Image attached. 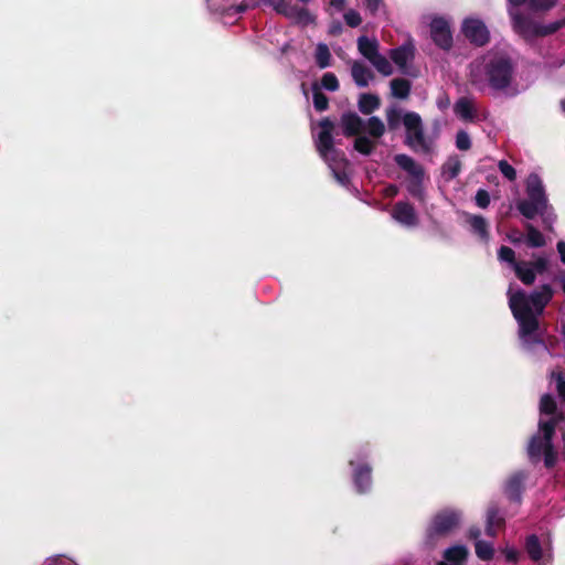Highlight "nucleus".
Masks as SVG:
<instances>
[{"label": "nucleus", "mask_w": 565, "mask_h": 565, "mask_svg": "<svg viewBox=\"0 0 565 565\" xmlns=\"http://www.w3.org/2000/svg\"><path fill=\"white\" fill-rule=\"evenodd\" d=\"M509 3L513 7H521L523 6L527 0H508Z\"/></svg>", "instance_id": "nucleus-59"}, {"label": "nucleus", "mask_w": 565, "mask_h": 565, "mask_svg": "<svg viewBox=\"0 0 565 565\" xmlns=\"http://www.w3.org/2000/svg\"><path fill=\"white\" fill-rule=\"evenodd\" d=\"M513 28L523 38H536L539 23L533 22L521 13L513 15Z\"/></svg>", "instance_id": "nucleus-17"}, {"label": "nucleus", "mask_w": 565, "mask_h": 565, "mask_svg": "<svg viewBox=\"0 0 565 565\" xmlns=\"http://www.w3.org/2000/svg\"><path fill=\"white\" fill-rule=\"evenodd\" d=\"M358 106L362 114L371 115L381 106V99L377 95L364 93L360 95Z\"/></svg>", "instance_id": "nucleus-23"}, {"label": "nucleus", "mask_w": 565, "mask_h": 565, "mask_svg": "<svg viewBox=\"0 0 565 565\" xmlns=\"http://www.w3.org/2000/svg\"><path fill=\"white\" fill-rule=\"evenodd\" d=\"M475 553L479 559L489 562L494 557V547L490 542L477 540L475 542Z\"/></svg>", "instance_id": "nucleus-30"}, {"label": "nucleus", "mask_w": 565, "mask_h": 565, "mask_svg": "<svg viewBox=\"0 0 565 565\" xmlns=\"http://www.w3.org/2000/svg\"><path fill=\"white\" fill-rule=\"evenodd\" d=\"M526 230V244L530 247L539 248L543 247L546 242L543 234L531 223L525 224Z\"/></svg>", "instance_id": "nucleus-29"}, {"label": "nucleus", "mask_w": 565, "mask_h": 565, "mask_svg": "<svg viewBox=\"0 0 565 565\" xmlns=\"http://www.w3.org/2000/svg\"><path fill=\"white\" fill-rule=\"evenodd\" d=\"M512 243H519L521 241V237L513 238V236H509Z\"/></svg>", "instance_id": "nucleus-61"}, {"label": "nucleus", "mask_w": 565, "mask_h": 565, "mask_svg": "<svg viewBox=\"0 0 565 565\" xmlns=\"http://www.w3.org/2000/svg\"><path fill=\"white\" fill-rule=\"evenodd\" d=\"M461 512L455 509L438 511L426 529V540L433 544L438 539L445 537L457 529L461 522Z\"/></svg>", "instance_id": "nucleus-5"}, {"label": "nucleus", "mask_w": 565, "mask_h": 565, "mask_svg": "<svg viewBox=\"0 0 565 565\" xmlns=\"http://www.w3.org/2000/svg\"><path fill=\"white\" fill-rule=\"evenodd\" d=\"M540 414L548 415L551 418L558 417L564 415L557 412V404L555 398L551 394H544L540 401Z\"/></svg>", "instance_id": "nucleus-27"}, {"label": "nucleus", "mask_w": 565, "mask_h": 565, "mask_svg": "<svg viewBox=\"0 0 565 565\" xmlns=\"http://www.w3.org/2000/svg\"><path fill=\"white\" fill-rule=\"evenodd\" d=\"M554 295L551 285L544 284L529 296L523 290L510 294L509 307L519 324V335L527 344H543L537 330L539 316L543 313Z\"/></svg>", "instance_id": "nucleus-1"}, {"label": "nucleus", "mask_w": 565, "mask_h": 565, "mask_svg": "<svg viewBox=\"0 0 565 565\" xmlns=\"http://www.w3.org/2000/svg\"><path fill=\"white\" fill-rule=\"evenodd\" d=\"M455 114L463 120H473L477 116L473 102L468 97H460L454 105Z\"/></svg>", "instance_id": "nucleus-21"}, {"label": "nucleus", "mask_w": 565, "mask_h": 565, "mask_svg": "<svg viewBox=\"0 0 565 565\" xmlns=\"http://www.w3.org/2000/svg\"><path fill=\"white\" fill-rule=\"evenodd\" d=\"M330 6L338 11H342L345 7V0H330Z\"/></svg>", "instance_id": "nucleus-55"}, {"label": "nucleus", "mask_w": 565, "mask_h": 565, "mask_svg": "<svg viewBox=\"0 0 565 565\" xmlns=\"http://www.w3.org/2000/svg\"><path fill=\"white\" fill-rule=\"evenodd\" d=\"M412 84L406 78H394L391 81L392 95L399 99H405L411 93Z\"/></svg>", "instance_id": "nucleus-28"}, {"label": "nucleus", "mask_w": 565, "mask_h": 565, "mask_svg": "<svg viewBox=\"0 0 565 565\" xmlns=\"http://www.w3.org/2000/svg\"><path fill=\"white\" fill-rule=\"evenodd\" d=\"M499 170L509 181L515 180L516 171L508 161L501 160L499 162Z\"/></svg>", "instance_id": "nucleus-44"}, {"label": "nucleus", "mask_w": 565, "mask_h": 565, "mask_svg": "<svg viewBox=\"0 0 565 565\" xmlns=\"http://www.w3.org/2000/svg\"><path fill=\"white\" fill-rule=\"evenodd\" d=\"M430 38L440 50L449 51L452 47V33L448 21L436 17L430 22Z\"/></svg>", "instance_id": "nucleus-9"}, {"label": "nucleus", "mask_w": 565, "mask_h": 565, "mask_svg": "<svg viewBox=\"0 0 565 565\" xmlns=\"http://www.w3.org/2000/svg\"><path fill=\"white\" fill-rule=\"evenodd\" d=\"M556 387L558 395L565 401V380L558 377Z\"/></svg>", "instance_id": "nucleus-54"}, {"label": "nucleus", "mask_w": 565, "mask_h": 565, "mask_svg": "<svg viewBox=\"0 0 565 565\" xmlns=\"http://www.w3.org/2000/svg\"><path fill=\"white\" fill-rule=\"evenodd\" d=\"M317 150L330 168L333 178L339 184L347 186L350 183L348 170L350 162L344 153L335 148V143H316Z\"/></svg>", "instance_id": "nucleus-6"}, {"label": "nucleus", "mask_w": 565, "mask_h": 565, "mask_svg": "<svg viewBox=\"0 0 565 565\" xmlns=\"http://www.w3.org/2000/svg\"><path fill=\"white\" fill-rule=\"evenodd\" d=\"M498 256H499L500 260L507 262V263L513 265V267L515 266V264L519 263L515 260L514 250L509 246H504V245L501 246L498 250Z\"/></svg>", "instance_id": "nucleus-42"}, {"label": "nucleus", "mask_w": 565, "mask_h": 565, "mask_svg": "<svg viewBox=\"0 0 565 565\" xmlns=\"http://www.w3.org/2000/svg\"><path fill=\"white\" fill-rule=\"evenodd\" d=\"M557 252L559 253V257L563 264H565V242L559 241L556 245Z\"/></svg>", "instance_id": "nucleus-56"}, {"label": "nucleus", "mask_w": 565, "mask_h": 565, "mask_svg": "<svg viewBox=\"0 0 565 565\" xmlns=\"http://www.w3.org/2000/svg\"><path fill=\"white\" fill-rule=\"evenodd\" d=\"M458 149L462 150V151H467L471 148V145L472 143H456Z\"/></svg>", "instance_id": "nucleus-60"}, {"label": "nucleus", "mask_w": 565, "mask_h": 565, "mask_svg": "<svg viewBox=\"0 0 565 565\" xmlns=\"http://www.w3.org/2000/svg\"><path fill=\"white\" fill-rule=\"evenodd\" d=\"M334 130V122L329 118H323L319 122V132L317 141H334L332 132Z\"/></svg>", "instance_id": "nucleus-35"}, {"label": "nucleus", "mask_w": 565, "mask_h": 565, "mask_svg": "<svg viewBox=\"0 0 565 565\" xmlns=\"http://www.w3.org/2000/svg\"><path fill=\"white\" fill-rule=\"evenodd\" d=\"M505 520L500 513V509L497 503H490L486 514V534L490 537H495L497 532L503 529Z\"/></svg>", "instance_id": "nucleus-16"}, {"label": "nucleus", "mask_w": 565, "mask_h": 565, "mask_svg": "<svg viewBox=\"0 0 565 565\" xmlns=\"http://www.w3.org/2000/svg\"><path fill=\"white\" fill-rule=\"evenodd\" d=\"M525 479L526 475L523 471H518L508 479L504 492L510 501L521 502Z\"/></svg>", "instance_id": "nucleus-15"}, {"label": "nucleus", "mask_w": 565, "mask_h": 565, "mask_svg": "<svg viewBox=\"0 0 565 565\" xmlns=\"http://www.w3.org/2000/svg\"><path fill=\"white\" fill-rule=\"evenodd\" d=\"M45 565H76L72 559L57 555L46 559Z\"/></svg>", "instance_id": "nucleus-48"}, {"label": "nucleus", "mask_w": 565, "mask_h": 565, "mask_svg": "<svg viewBox=\"0 0 565 565\" xmlns=\"http://www.w3.org/2000/svg\"><path fill=\"white\" fill-rule=\"evenodd\" d=\"M563 420V416L540 419L539 420V433L530 438L527 445V456L532 463H537L542 454L547 447V444L553 441L557 425Z\"/></svg>", "instance_id": "nucleus-4"}, {"label": "nucleus", "mask_w": 565, "mask_h": 565, "mask_svg": "<svg viewBox=\"0 0 565 565\" xmlns=\"http://www.w3.org/2000/svg\"><path fill=\"white\" fill-rule=\"evenodd\" d=\"M456 141H469L468 134L463 130H459L456 135Z\"/></svg>", "instance_id": "nucleus-58"}, {"label": "nucleus", "mask_w": 565, "mask_h": 565, "mask_svg": "<svg viewBox=\"0 0 565 565\" xmlns=\"http://www.w3.org/2000/svg\"><path fill=\"white\" fill-rule=\"evenodd\" d=\"M342 24L340 21H332L329 26V34L337 36L342 33Z\"/></svg>", "instance_id": "nucleus-51"}, {"label": "nucleus", "mask_w": 565, "mask_h": 565, "mask_svg": "<svg viewBox=\"0 0 565 565\" xmlns=\"http://www.w3.org/2000/svg\"><path fill=\"white\" fill-rule=\"evenodd\" d=\"M542 456L546 469H553L556 466L558 455L554 448L553 441L551 444H547V447L543 451Z\"/></svg>", "instance_id": "nucleus-40"}, {"label": "nucleus", "mask_w": 565, "mask_h": 565, "mask_svg": "<svg viewBox=\"0 0 565 565\" xmlns=\"http://www.w3.org/2000/svg\"><path fill=\"white\" fill-rule=\"evenodd\" d=\"M353 145H354V149L356 151H359L362 154L369 156L373 152V150L375 149V146L377 143H353Z\"/></svg>", "instance_id": "nucleus-49"}, {"label": "nucleus", "mask_w": 565, "mask_h": 565, "mask_svg": "<svg viewBox=\"0 0 565 565\" xmlns=\"http://www.w3.org/2000/svg\"><path fill=\"white\" fill-rule=\"evenodd\" d=\"M516 277L526 286H531L535 281V273L531 265L525 262H519L513 267Z\"/></svg>", "instance_id": "nucleus-25"}, {"label": "nucleus", "mask_w": 565, "mask_h": 565, "mask_svg": "<svg viewBox=\"0 0 565 565\" xmlns=\"http://www.w3.org/2000/svg\"><path fill=\"white\" fill-rule=\"evenodd\" d=\"M414 46L404 44L390 51L391 60L403 71L409 60L414 58Z\"/></svg>", "instance_id": "nucleus-19"}, {"label": "nucleus", "mask_w": 565, "mask_h": 565, "mask_svg": "<svg viewBox=\"0 0 565 565\" xmlns=\"http://www.w3.org/2000/svg\"><path fill=\"white\" fill-rule=\"evenodd\" d=\"M466 222L469 224L471 232L478 235L480 239L489 241V224L482 215L467 214Z\"/></svg>", "instance_id": "nucleus-18"}, {"label": "nucleus", "mask_w": 565, "mask_h": 565, "mask_svg": "<svg viewBox=\"0 0 565 565\" xmlns=\"http://www.w3.org/2000/svg\"><path fill=\"white\" fill-rule=\"evenodd\" d=\"M351 75L356 86L363 88L374 78L373 72L362 62L355 61L351 66Z\"/></svg>", "instance_id": "nucleus-20"}, {"label": "nucleus", "mask_w": 565, "mask_h": 565, "mask_svg": "<svg viewBox=\"0 0 565 565\" xmlns=\"http://www.w3.org/2000/svg\"><path fill=\"white\" fill-rule=\"evenodd\" d=\"M299 2L303 3V4H307L309 3L311 0H298Z\"/></svg>", "instance_id": "nucleus-63"}, {"label": "nucleus", "mask_w": 565, "mask_h": 565, "mask_svg": "<svg viewBox=\"0 0 565 565\" xmlns=\"http://www.w3.org/2000/svg\"><path fill=\"white\" fill-rule=\"evenodd\" d=\"M563 291L565 292V279L563 280Z\"/></svg>", "instance_id": "nucleus-64"}, {"label": "nucleus", "mask_w": 565, "mask_h": 565, "mask_svg": "<svg viewBox=\"0 0 565 565\" xmlns=\"http://www.w3.org/2000/svg\"><path fill=\"white\" fill-rule=\"evenodd\" d=\"M312 97L313 106L317 111H324L329 108V98L324 93L321 92L317 83L312 85Z\"/></svg>", "instance_id": "nucleus-33"}, {"label": "nucleus", "mask_w": 565, "mask_h": 565, "mask_svg": "<svg viewBox=\"0 0 565 565\" xmlns=\"http://www.w3.org/2000/svg\"><path fill=\"white\" fill-rule=\"evenodd\" d=\"M526 199L516 202L518 211L527 220L541 215L545 218L548 209V199L541 178L537 174H530L526 181ZM546 220H544L545 222Z\"/></svg>", "instance_id": "nucleus-2"}, {"label": "nucleus", "mask_w": 565, "mask_h": 565, "mask_svg": "<svg viewBox=\"0 0 565 565\" xmlns=\"http://www.w3.org/2000/svg\"><path fill=\"white\" fill-rule=\"evenodd\" d=\"M396 164L409 175L406 184L407 192L416 200L423 202L425 200L424 177L425 170L412 157L401 153L394 158Z\"/></svg>", "instance_id": "nucleus-7"}, {"label": "nucleus", "mask_w": 565, "mask_h": 565, "mask_svg": "<svg viewBox=\"0 0 565 565\" xmlns=\"http://www.w3.org/2000/svg\"><path fill=\"white\" fill-rule=\"evenodd\" d=\"M248 9V6L245 3H241L237 6H231L228 8V14H239L245 12Z\"/></svg>", "instance_id": "nucleus-52"}, {"label": "nucleus", "mask_w": 565, "mask_h": 565, "mask_svg": "<svg viewBox=\"0 0 565 565\" xmlns=\"http://www.w3.org/2000/svg\"><path fill=\"white\" fill-rule=\"evenodd\" d=\"M525 551L533 562H540L543 557V550L537 535L531 534L525 540Z\"/></svg>", "instance_id": "nucleus-26"}, {"label": "nucleus", "mask_w": 565, "mask_h": 565, "mask_svg": "<svg viewBox=\"0 0 565 565\" xmlns=\"http://www.w3.org/2000/svg\"><path fill=\"white\" fill-rule=\"evenodd\" d=\"M392 216L398 223L406 226H416L418 223V217L416 215L415 209L408 202H396L393 206Z\"/></svg>", "instance_id": "nucleus-14"}, {"label": "nucleus", "mask_w": 565, "mask_h": 565, "mask_svg": "<svg viewBox=\"0 0 565 565\" xmlns=\"http://www.w3.org/2000/svg\"><path fill=\"white\" fill-rule=\"evenodd\" d=\"M468 551L462 545H455L449 548H447L444 553V557L448 562L452 563H461L467 558Z\"/></svg>", "instance_id": "nucleus-32"}, {"label": "nucleus", "mask_w": 565, "mask_h": 565, "mask_svg": "<svg viewBox=\"0 0 565 565\" xmlns=\"http://www.w3.org/2000/svg\"><path fill=\"white\" fill-rule=\"evenodd\" d=\"M316 63L320 68L330 66L331 53L327 44L319 43L316 49Z\"/></svg>", "instance_id": "nucleus-34"}, {"label": "nucleus", "mask_w": 565, "mask_h": 565, "mask_svg": "<svg viewBox=\"0 0 565 565\" xmlns=\"http://www.w3.org/2000/svg\"><path fill=\"white\" fill-rule=\"evenodd\" d=\"M383 0H365V7L371 12L372 15H374Z\"/></svg>", "instance_id": "nucleus-50"}, {"label": "nucleus", "mask_w": 565, "mask_h": 565, "mask_svg": "<svg viewBox=\"0 0 565 565\" xmlns=\"http://www.w3.org/2000/svg\"><path fill=\"white\" fill-rule=\"evenodd\" d=\"M385 191L387 196H395L398 193V188L395 184H391Z\"/></svg>", "instance_id": "nucleus-57"}, {"label": "nucleus", "mask_w": 565, "mask_h": 565, "mask_svg": "<svg viewBox=\"0 0 565 565\" xmlns=\"http://www.w3.org/2000/svg\"><path fill=\"white\" fill-rule=\"evenodd\" d=\"M476 204L481 209H487L490 204V194L484 189H479L475 196Z\"/></svg>", "instance_id": "nucleus-45"}, {"label": "nucleus", "mask_w": 565, "mask_h": 565, "mask_svg": "<svg viewBox=\"0 0 565 565\" xmlns=\"http://www.w3.org/2000/svg\"><path fill=\"white\" fill-rule=\"evenodd\" d=\"M561 107H562L563 111H565V99H563V100L561 102Z\"/></svg>", "instance_id": "nucleus-62"}, {"label": "nucleus", "mask_w": 565, "mask_h": 565, "mask_svg": "<svg viewBox=\"0 0 565 565\" xmlns=\"http://www.w3.org/2000/svg\"><path fill=\"white\" fill-rule=\"evenodd\" d=\"M468 536L470 540H473L475 542H477V540H481L480 536H481V530L479 526H471L469 530H468Z\"/></svg>", "instance_id": "nucleus-53"}, {"label": "nucleus", "mask_w": 565, "mask_h": 565, "mask_svg": "<svg viewBox=\"0 0 565 565\" xmlns=\"http://www.w3.org/2000/svg\"><path fill=\"white\" fill-rule=\"evenodd\" d=\"M271 6L278 14L292 19L297 23L307 25L315 21V17L308 9L294 4L291 0H274Z\"/></svg>", "instance_id": "nucleus-8"}, {"label": "nucleus", "mask_w": 565, "mask_h": 565, "mask_svg": "<svg viewBox=\"0 0 565 565\" xmlns=\"http://www.w3.org/2000/svg\"><path fill=\"white\" fill-rule=\"evenodd\" d=\"M507 562L516 564L520 559V552L514 547H504L501 550Z\"/></svg>", "instance_id": "nucleus-46"}, {"label": "nucleus", "mask_w": 565, "mask_h": 565, "mask_svg": "<svg viewBox=\"0 0 565 565\" xmlns=\"http://www.w3.org/2000/svg\"><path fill=\"white\" fill-rule=\"evenodd\" d=\"M341 128L345 138H355L354 141H371L363 137L364 121L355 113H344L341 116Z\"/></svg>", "instance_id": "nucleus-11"}, {"label": "nucleus", "mask_w": 565, "mask_h": 565, "mask_svg": "<svg viewBox=\"0 0 565 565\" xmlns=\"http://www.w3.org/2000/svg\"><path fill=\"white\" fill-rule=\"evenodd\" d=\"M402 110L395 107H391L386 110V120L390 130L397 129L403 124Z\"/></svg>", "instance_id": "nucleus-38"}, {"label": "nucleus", "mask_w": 565, "mask_h": 565, "mask_svg": "<svg viewBox=\"0 0 565 565\" xmlns=\"http://www.w3.org/2000/svg\"><path fill=\"white\" fill-rule=\"evenodd\" d=\"M461 160L459 156L452 154L441 166V175L446 181H451L459 175L461 172Z\"/></svg>", "instance_id": "nucleus-22"}, {"label": "nucleus", "mask_w": 565, "mask_h": 565, "mask_svg": "<svg viewBox=\"0 0 565 565\" xmlns=\"http://www.w3.org/2000/svg\"><path fill=\"white\" fill-rule=\"evenodd\" d=\"M321 85L323 88L330 92H335L339 89V81L333 73H324L321 78Z\"/></svg>", "instance_id": "nucleus-41"}, {"label": "nucleus", "mask_w": 565, "mask_h": 565, "mask_svg": "<svg viewBox=\"0 0 565 565\" xmlns=\"http://www.w3.org/2000/svg\"><path fill=\"white\" fill-rule=\"evenodd\" d=\"M484 73L491 88L503 90L511 85L514 65L510 56L494 55L487 62Z\"/></svg>", "instance_id": "nucleus-3"}, {"label": "nucleus", "mask_w": 565, "mask_h": 565, "mask_svg": "<svg viewBox=\"0 0 565 565\" xmlns=\"http://www.w3.org/2000/svg\"><path fill=\"white\" fill-rule=\"evenodd\" d=\"M354 467L353 482L359 493H365L372 486V468L367 463L355 465L353 460L350 462Z\"/></svg>", "instance_id": "nucleus-13"}, {"label": "nucleus", "mask_w": 565, "mask_h": 565, "mask_svg": "<svg viewBox=\"0 0 565 565\" xmlns=\"http://www.w3.org/2000/svg\"><path fill=\"white\" fill-rule=\"evenodd\" d=\"M461 31L465 38L476 46H483L490 40V33L486 24L479 19H466Z\"/></svg>", "instance_id": "nucleus-10"}, {"label": "nucleus", "mask_w": 565, "mask_h": 565, "mask_svg": "<svg viewBox=\"0 0 565 565\" xmlns=\"http://www.w3.org/2000/svg\"><path fill=\"white\" fill-rule=\"evenodd\" d=\"M370 63L384 76H390L393 73L390 61L380 53L373 56Z\"/></svg>", "instance_id": "nucleus-36"}, {"label": "nucleus", "mask_w": 565, "mask_h": 565, "mask_svg": "<svg viewBox=\"0 0 565 565\" xmlns=\"http://www.w3.org/2000/svg\"><path fill=\"white\" fill-rule=\"evenodd\" d=\"M558 0H529V8L533 12H547L552 10Z\"/></svg>", "instance_id": "nucleus-39"}, {"label": "nucleus", "mask_w": 565, "mask_h": 565, "mask_svg": "<svg viewBox=\"0 0 565 565\" xmlns=\"http://www.w3.org/2000/svg\"><path fill=\"white\" fill-rule=\"evenodd\" d=\"M344 21L350 28H356L361 24L362 18L358 11L350 9L344 13Z\"/></svg>", "instance_id": "nucleus-43"}, {"label": "nucleus", "mask_w": 565, "mask_h": 565, "mask_svg": "<svg viewBox=\"0 0 565 565\" xmlns=\"http://www.w3.org/2000/svg\"><path fill=\"white\" fill-rule=\"evenodd\" d=\"M534 273L543 274L546 271L548 262L544 257H537L534 262L529 263Z\"/></svg>", "instance_id": "nucleus-47"}, {"label": "nucleus", "mask_w": 565, "mask_h": 565, "mask_svg": "<svg viewBox=\"0 0 565 565\" xmlns=\"http://www.w3.org/2000/svg\"><path fill=\"white\" fill-rule=\"evenodd\" d=\"M384 131V122L376 116L370 117L369 120L364 122V132L373 138H380Z\"/></svg>", "instance_id": "nucleus-31"}, {"label": "nucleus", "mask_w": 565, "mask_h": 565, "mask_svg": "<svg viewBox=\"0 0 565 565\" xmlns=\"http://www.w3.org/2000/svg\"><path fill=\"white\" fill-rule=\"evenodd\" d=\"M403 125L406 130V141H425L422 118L417 113H406Z\"/></svg>", "instance_id": "nucleus-12"}, {"label": "nucleus", "mask_w": 565, "mask_h": 565, "mask_svg": "<svg viewBox=\"0 0 565 565\" xmlns=\"http://www.w3.org/2000/svg\"><path fill=\"white\" fill-rule=\"evenodd\" d=\"M358 50L370 61L379 53V42L375 39L370 40L367 36L362 35L358 39Z\"/></svg>", "instance_id": "nucleus-24"}, {"label": "nucleus", "mask_w": 565, "mask_h": 565, "mask_svg": "<svg viewBox=\"0 0 565 565\" xmlns=\"http://www.w3.org/2000/svg\"><path fill=\"white\" fill-rule=\"evenodd\" d=\"M564 26H565V18L554 21L546 25L539 24V28L536 29V38H544L547 35H552V34L556 33L558 30L563 29Z\"/></svg>", "instance_id": "nucleus-37"}]
</instances>
